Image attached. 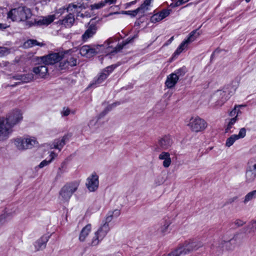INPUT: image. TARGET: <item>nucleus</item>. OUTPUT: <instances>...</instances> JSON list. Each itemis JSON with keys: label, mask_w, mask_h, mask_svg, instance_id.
Instances as JSON below:
<instances>
[{"label": "nucleus", "mask_w": 256, "mask_h": 256, "mask_svg": "<svg viewBox=\"0 0 256 256\" xmlns=\"http://www.w3.org/2000/svg\"><path fill=\"white\" fill-rule=\"evenodd\" d=\"M32 16L30 8L26 6H20L10 10L7 14V18L12 22H24L30 18Z\"/></svg>", "instance_id": "1"}, {"label": "nucleus", "mask_w": 256, "mask_h": 256, "mask_svg": "<svg viewBox=\"0 0 256 256\" xmlns=\"http://www.w3.org/2000/svg\"><path fill=\"white\" fill-rule=\"evenodd\" d=\"M79 186L76 182L67 183L62 187L59 192V198L63 202H68L74 193L76 192Z\"/></svg>", "instance_id": "2"}, {"label": "nucleus", "mask_w": 256, "mask_h": 256, "mask_svg": "<svg viewBox=\"0 0 256 256\" xmlns=\"http://www.w3.org/2000/svg\"><path fill=\"white\" fill-rule=\"evenodd\" d=\"M14 144L19 150H24L37 146L38 142L34 137L26 136L16 138Z\"/></svg>", "instance_id": "3"}, {"label": "nucleus", "mask_w": 256, "mask_h": 256, "mask_svg": "<svg viewBox=\"0 0 256 256\" xmlns=\"http://www.w3.org/2000/svg\"><path fill=\"white\" fill-rule=\"evenodd\" d=\"M188 126L192 132H198L204 131L208 126L207 122L198 116L190 118Z\"/></svg>", "instance_id": "4"}, {"label": "nucleus", "mask_w": 256, "mask_h": 256, "mask_svg": "<svg viewBox=\"0 0 256 256\" xmlns=\"http://www.w3.org/2000/svg\"><path fill=\"white\" fill-rule=\"evenodd\" d=\"M234 241V238H232L228 242H226L224 240H218L214 242V243L212 244L210 248L213 253L218 256H219L222 254L224 246L226 247V249L228 250H230V248H227V247L230 244H233Z\"/></svg>", "instance_id": "5"}, {"label": "nucleus", "mask_w": 256, "mask_h": 256, "mask_svg": "<svg viewBox=\"0 0 256 256\" xmlns=\"http://www.w3.org/2000/svg\"><path fill=\"white\" fill-rule=\"evenodd\" d=\"M200 34L201 33L198 30L192 31L189 34L188 37L187 39L185 40L181 43L174 53L176 54H179L183 51V50L187 48L188 44L194 41L200 35Z\"/></svg>", "instance_id": "6"}, {"label": "nucleus", "mask_w": 256, "mask_h": 256, "mask_svg": "<svg viewBox=\"0 0 256 256\" xmlns=\"http://www.w3.org/2000/svg\"><path fill=\"white\" fill-rule=\"evenodd\" d=\"M12 132V127L4 118H0V141L7 139Z\"/></svg>", "instance_id": "7"}, {"label": "nucleus", "mask_w": 256, "mask_h": 256, "mask_svg": "<svg viewBox=\"0 0 256 256\" xmlns=\"http://www.w3.org/2000/svg\"><path fill=\"white\" fill-rule=\"evenodd\" d=\"M64 57L62 52L52 53L42 58L43 63L46 65L54 64L60 62Z\"/></svg>", "instance_id": "8"}, {"label": "nucleus", "mask_w": 256, "mask_h": 256, "mask_svg": "<svg viewBox=\"0 0 256 256\" xmlns=\"http://www.w3.org/2000/svg\"><path fill=\"white\" fill-rule=\"evenodd\" d=\"M4 119L13 128L14 125L22 120V114L20 110H14L10 112Z\"/></svg>", "instance_id": "9"}, {"label": "nucleus", "mask_w": 256, "mask_h": 256, "mask_svg": "<svg viewBox=\"0 0 256 256\" xmlns=\"http://www.w3.org/2000/svg\"><path fill=\"white\" fill-rule=\"evenodd\" d=\"M99 184L98 176L94 173L88 178L86 182V186L90 192L96 190Z\"/></svg>", "instance_id": "10"}, {"label": "nucleus", "mask_w": 256, "mask_h": 256, "mask_svg": "<svg viewBox=\"0 0 256 256\" xmlns=\"http://www.w3.org/2000/svg\"><path fill=\"white\" fill-rule=\"evenodd\" d=\"M98 30L96 24L94 23L90 22L88 24L87 30L82 35V38L84 42H86L90 38H92L96 33Z\"/></svg>", "instance_id": "11"}, {"label": "nucleus", "mask_w": 256, "mask_h": 256, "mask_svg": "<svg viewBox=\"0 0 256 256\" xmlns=\"http://www.w3.org/2000/svg\"><path fill=\"white\" fill-rule=\"evenodd\" d=\"M32 72L38 78H44L48 74V68L46 64H39L33 68Z\"/></svg>", "instance_id": "12"}, {"label": "nucleus", "mask_w": 256, "mask_h": 256, "mask_svg": "<svg viewBox=\"0 0 256 256\" xmlns=\"http://www.w3.org/2000/svg\"><path fill=\"white\" fill-rule=\"evenodd\" d=\"M158 144L163 150H168L172 144L173 141L172 138L169 136H164L158 140Z\"/></svg>", "instance_id": "13"}, {"label": "nucleus", "mask_w": 256, "mask_h": 256, "mask_svg": "<svg viewBox=\"0 0 256 256\" xmlns=\"http://www.w3.org/2000/svg\"><path fill=\"white\" fill-rule=\"evenodd\" d=\"M116 66L112 65L106 67L104 69L102 72L100 73L98 78H97L96 82V84H99L102 83L107 77L109 76L114 69L116 68Z\"/></svg>", "instance_id": "14"}, {"label": "nucleus", "mask_w": 256, "mask_h": 256, "mask_svg": "<svg viewBox=\"0 0 256 256\" xmlns=\"http://www.w3.org/2000/svg\"><path fill=\"white\" fill-rule=\"evenodd\" d=\"M54 20V15H50L46 17H43L42 19L38 20H34V22H31L30 24V26L33 25L42 26L48 25L52 22Z\"/></svg>", "instance_id": "15"}, {"label": "nucleus", "mask_w": 256, "mask_h": 256, "mask_svg": "<svg viewBox=\"0 0 256 256\" xmlns=\"http://www.w3.org/2000/svg\"><path fill=\"white\" fill-rule=\"evenodd\" d=\"M49 238V236L44 235L38 239L34 244L36 250L39 251L45 248Z\"/></svg>", "instance_id": "16"}, {"label": "nucleus", "mask_w": 256, "mask_h": 256, "mask_svg": "<svg viewBox=\"0 0 256 256\" xmlns=\"http://www.w3.org/2000/svg\"><path fill=\"white\" fill-rule=\"evenodd\" d=\"M96 53L95 49L91 48L89 46L85 45L80 49V54L84 56L90 58Z\"/></svg>", "instance_id": "17"}, {"label": "nucleus", "mask_w": 256, "mask_h": 256, "mask_svg": "<svg viewBox=\"0 0 256 256\" xmlns=\"http://www.w3.org/2000/svg\"><path fill=\"white\" fill-rule=\"evenodd\" d=\"M170 14V12L169 10H164L160 12L153 15L150 18V21L152 22L156 23L168 16Z\"/></svg>", "instance_id": "18"}, {"label": "nucleus", "mask_w": 256, "mask_h": 256, "mask_svg": "<svg viewBox=\"0 0 256 256\" xmlns=\"http://www.w3.org/2000/svg\"><path fill=\"white\" fill-rule=\"evenodd\" d=\"M178 78L173 73L168 75L165 82V86L168 88H174L177 84Z\"/></svg>", "instance_id": "19"}, {"label": "nucleus", "mask_w": 256, "mask_h": 256, "mask_svg": "<svg viewBox=\"0 0 256 256\" xmlns=\"http://www.w3.org/2000/svg\"><path fill=\"white\" fill-rule=\"evenodd\" d=\"M158 159L163 160L162 166L164 168H168L172 164L170 154L168 152H162L158 156Z\"/></svg>", "instance_id": "20"}, {"label": "nucleus", "mask_w": 256, "mask_h": 256, "mask_svg": "<svg viewBox=\"0 0 256 256\" xmlns=\"http://www.w3.org/2000/svg\"><path fill=\"white\" fill-rule=\"evenodd\" d=\"M256 178V170L251 166L248 164L246 172V180L248 183L252 182Z\"/></svg>", "instance_id": "21"}, {"label": "nucleus", "mask_w": 256, "mask_h": 256, "mask_svg": "<svg viewBox=\"0 0 256 256\" xmlns=\"http://www.w3.org/2000/svg\"><path fill=\"white\" fill-rule=\"evenodd\" d=\"M217 95L222 96L220 100L216 102V106H221L226 102L228 98L229 94L227 89L225 88L224 90H218L216 93Z\"/></svg>", "instance_id": "22"}, {"label": "nucleus", "mask_w": 256, "mask_h": 256, "mask_svg": "<svg viewBox=\"0 0 256 256\" xmlns=\"http://www.w3.org/2000/svg\"><path fill=\"white\" fill-rule=\"evenodd\" d=\"M74 22V16L72 14L70 13L62 20H60V24L64 25L65 27H71Z\"/></svg>", "instance_id": "23"}, {"label": "nucleus", "mask_w": 256, "mask_h": 256, "mask_svg": "<svg viewBox=\"0 0 256 256\" xmlns=\"http://www.w3.org/2000/svg\"><path fill=\"white\" fill-rule=\"evenodd\" d=\"M68 135L64 136L60 140H56L54 142V148L58 149L60 151L66 144V142L68 140Z\"/></svg>", "instance_id": "24"}, {"label": "nucleus", "mask_w": 256, "mask_h": 256, "mask_svg": "<svg viewBox=\"0 0 256 256\" xmlns=\"http://www.w3.org/2000/svg\"><path fill=\"white\" fill-rule=\"evenodd\" d=\"M92 226L90 224H88L82 228L79 236V240L80 242H84L86 240V238L90 232Z\"/></svg>", "instance_id": "25"}, {"label": "nucleus", "mask_w": 256, "mask_h": 256, "mask_svg": "<svg viewBox=\"0 0 256 256\" xmlns=\"http://www.w3.org/2000/svg\"><path fill=\"white\" fill-rule=\"evenodd\" d=\"M14 79L20 80L22 82H28L32 81L34 78L32 74H27L24 75H16L13 76Z\"/></svg>", "instance_id": "26"}, {"label": "nucleus", "mask_w": 256, "mask_h": 256, "mask_svg": "<svg viewBox=\"0 0 256 256\" xmlns=\"http://www.w3.org/2000/svg\"><path fill=\"white\" fill-rule=\"evenodd\" d=\"M109 230V225L104 223L96 232L100 236V238H104Z\"/></svg>", "instance_id": "27"}, {"label": "nucleus", "mask_w": 256, "mask_h": 256, "mask_svg": "<svg viewBox=\"0 0 256 256\" xmlns=\"http://www.w3.org/2000/svg\"><path fill=\"white\" fill-rule=\"evenodd\" d=\"M152 0H145L143 4L137 8L138 13L144 14L150 9V4Z\"/></svg>", "instance_id": "28"}, {"label": "nucleus", "mask_w": 256, "mask_h": 256, "mask_svg": "<svg viewBox=\"0 0 256 256\" xmlns=\"http://www.w3.org/2000/svg\"><path fill=\"white\" fill-rule=\"evenodd\" d=\"M246 233H254L256 232V218L252 220L245 228Z\"/></svg>", "instance_id": "29"}, {"label": "nucleus", "mask_w": 256, "mask_h": 256, "mask_svg": "<svg viewBox=\"0 0 256 256\" xmlns=\"http://www.w3.org/2000/svg\"><path fill=\"white\" fill-rule=\"evenodd\" d=\"M120 214V211L118 210H115L113 212H108V216L106 218V222L108 224L114 218H117Z\"/></svg>", "instance_id": "30"}, {"label": "nucleus", "mask_w": 256, "mask_h": 256, "mask_svg": "<svg viewBox=\"0 0 256 256\" xmlns=\"http://www.w3.org/2000/svg\"><path fill=\"white\" fill-rule=\"evenodd\" d=\"M240 138V132L238 134H233L228 138L226 142V146L227 147H230L232 146L236 140Z\"/></svg>", "instance_id": "31"}, {"label": "nucleus", "mask_w": 256, "mask_h": 256, "mask_svg": "<svg viewBox=\"0 0 256 256\" xmlns=\"http://www.w3.org/2000/svg\"><path fill=\"white\" fill-rule=\"evenodd\" d=\"M136 36H134L132 38H128L124 41H123L122 44L118 45L116 47L114 48V49L112 51V52H117L121 50L126 45L129 44L130 42L133 41L134 39Z\"/></svg>", "instance_id": "32"}, {"label": "nucleus", "mask_w": 256, "mask_h": 256, "mask_svg": "<svg viewBox=\"0 0 256 256\" xmlns=\"http://www.w3.org/2000/svg\"><path fill=\"white\" fill-rule=\"evenodd\" d=\"M44 45V44L38 42L36 40H28L24 44V46L25 48H30L34 46H42Z\"/></svg>", "instance_id": "33"}, {"label": "nucleus", "mask_w": 256, "mask_h": 256, "mask_svg": "<svg viewBox=\"0 0 256 256\" xmlns=\"http://www.w3.org/2000/svg\"><path fill=\"white\" fill-rule=\"evenodd\" d=\"M171 222L169 220L165 221L163 225L161 226L160 229V231L162 235H165L166 234L169 232L168 228Z\"/></svg>", "instance_id": "34"}, {"label": "nucleus", "mask_w": 256, "mask_h": 256, "mask_svg": "<svg viewBox=\"0 0 256 256\" xmlns=\"http://www.w3.org/2000/svg\"><path fill=\"white\" fill-rule=\"evenodd\" d=\"M78 7V6L76 4H70L68 5V8H66V12H72L73 9H76V8H77ZM66 10V8H60L58 10V14L60 13V14H62L64 13Z\"/></svg>", "instance_id": "35"}, {"label": "nucleus", "mask_w": 256, "mask_h": 256, "mask_svg": "<svg viewBox=\"0 0 256 256\" xmlns=\"http://www.w3.org/2000/svg\"><path fill=\"white\" fill-rule=\"evenodd\" d=\"M256 198V190L248 192L244 197V202L246 204L249 201Z\"/></svg>", "instance_id": "36"}, {"label": "nucleus", "mask_w": 256, "mask_h": 256, "mask_svg": "<svg viewBox=\"0 0 256 256\" xmlns=\"http://www.w3.org/2000/svg\"><path fill=\"white\" fill-rule=\"evenodd\" d=\"M181 247L182 248L184 254H186L187 253L192 251L190 240L186 242L182 246H181Z\"/></svg>", "instance_id": "37"}, {"label": "nucleus", "mask_w": 256, "mask_h": 256, "mask_svg": "<svg viewBox=\"0 0 256 256\" xmlns=\"http://www.w3.org/2000/svg\"><path fill=\"white\" fill-rule=\"evenodd\" d=\"M10 218V214H4L0 215V228L5 224Z\"/></svg>", "instance_id": "38"}, {"label": "nucleus", "mask_w": 256, "mask_h": 256, "mask_svg": "<svg viewBox=\"0 0 256 256\" xmlns=\"http://www.w3.org/2000/svg\"><path fill=\"white\" fill-rule=\"evenodd\" d=\"M238 120V118H232L228 122L227 126L225 129V132H228L230 130V128H232L233 125Z\"/></svg>", "instance_id": "39"}, {"label": "nucleus", "mask_w": 256, "mask_h": 256, "mask_svg": "<svg viewBox=\"0 0 256 256\" xmlns=\"http://www.w3.org/2000/svg\"><path fill=\"white\" fill-rule=\"evenodd\" d=\"M240 110V105L235 106L234 108L230 112V116L232 118H238V116Z\"/></svg>", "instance_id": "40"}, {"label": "nucleus", "mask_w": 256, "mask_h": 256, "mask_svg": "<svg viewBox=\"0 0 256 256\" xmlns=\"http://www.w3.org/2000/svg\"><path fill=\"white\" fill-rule=\"evenodd\" d=\"M120 104V102H114L111 104L108 105L106 108L102 112L100 115L103 116L106 114L108 112Z\"/></svg>", "instance_id": "41"}, {"label": "nucleus", "mask_w": 256, "mask_h": 256, "mask_svg": "<svg viewBox=\"0 0 256 256\" xmlns=\"http://www.w3.org/2000/svg\"><path fill=\"white\" fill-rule=\"evenodd\" d=\"M184 254L182 248L180 246L176 250L170 252L168 256H180V254Z\"/></svg>", "instance_id": "42"}, {"label": "nucleus", "mask_w": 256, "mask_h": 256, "mask_svg": "<svg viewBox=\"0 0 256 256\" xmlns=\"http://www.w3.org/2000/svg\"><path fill=\"white\" fill-rule=\"evenodd\" d=\"M103 238H100V236L97 234L96 232H95L94 236L93 237L91 244L92 246H97L99 242L102 240Z\"/></svg>", "instance_id": "43"}, {"label": "nucleus", "mask_w": 256, "mask_h": 256, "mask_svg": "<svg viewBox=\"0 0 256 256\" xmlns=\"http://www.w3.org/2000/svg\"><path fill=\"white\" fill-rule=\"evenodd\" d=\"M190 242L192 244V251L197 250L198 248H201L202 246V244L200 242L194 240H190Z\"/></svg>", "instance_id": "44"}, {"label": "nucleus", "mask_w": 256, "mask_h": 256, "mask_svg": "<svg viewBox=\"0 0 256 256\" xmlns=\"http://www.w3.org/2000/svg\"><path fill=\"white\" fill-rule=\"evenodd\" d=\"M186 72V68L185 67L181 68L177 70H176L174 72V74H175L176 76L179 78L180 76H182L184 75V74Z\"/></svg>", "instance_id": "45"}, {"label": "nucleus", "mask_w": 256, "mask_h": 256, "mask_svg": "<svg viewBox=\"0 0 256 256\" xmlns=\"http://www.w3.org/2000/svg\"><path fill=\"white\" fill-rule=\"evenodd\" d=\"M10 50L6 47L0 46V57L6 56L10 54Z\"/></svg>", "instance_id": "46"}, {"label": "nucleus", "mask_w": 256, "mask_h": 256, "mask_svg": "<svg viewBox=\"0 0 256 256\" xmlns=\"http://www.w3.org/2000/svg\"><path fill=\"white\" fill-rule=\"evenodd\" d=\"M68 62V66L72 67L76 66L77 64V60L76 58L70 56L69 58H68L67 60Z\"/></svg>", "instance_id": "47"}, {"label": "nucleus", "mask_w": 256, "mask_h": 256, "mask_svg": "<svg viewBox=\"0 0 256 256\" xmlns=\"http://www.w3.org/2000/svg\"><path fill=\"white\" fill-rule=\"evenodd\" d=\"M104 2H101L97 4L90 5V7L92 10L99 9L104 6Z\"/></svg>", "instance_id": "48"}, {"label": "nucleus", "mask_w": 256, "mask_h": 256, "mask_svg": "<svg viewBox=\"0 0 256 256\" xmlns=\"http://www.w3.org/2000/svg\"><path fill=\"white\" fill-rule=\"evenodd\" d=\"M248 164L251 166L256 170V156L253 158H250L248 162Z\"/></svg>", "instance_id": "49"}, {"label": "nucleus", "mask_w": 256, "mask_h": 256, "mask_svg": "<svg viewBox=\"0 0 256 256\" xmlns=\"http://www.w3.org/2000/svg\"><path fill=\"white\" fill-rule=\"evenodd\" d=\"M68 64L67 60H64L60 63V68L61 70L66 69L68 68Z\"/></svg>", "instance_id": "50"}, {"label": "nucleus", "mask_w": 256, "mask_h": 256, "mask_svg": "<svg viewBox=\"0 0 256 256\" xmlns=\"http://www.w3.org/2000/svg\"><path fill=\"white\" fill-rule=\"evenodd\" d=\"M138 13V12L137 11V8L134 10L125 11L123 12V14H129L132 16H135Z\"/></svg>", "instance_id": "51"}, {"label": "nucleus", "mask_w": 256, "mask_h": 256, "mask_svg": "<svg viewBox=\"0 0 256 256\" xmlns=\"http://www.w3.org/2000/svg\"><path fill=\"white\" fill-rule=\"evenodd\" d=\"M51 162V160H44L43 161H42L40 164L38 165V167L40 168H44V166L48 165L49 164H50Z\"/></svg>", "instance_id": "52"}, {"label": "nucleus", "mask_w": 256, "mask_h": 256, "mask_svg": "<svg viewBox=\"0 0 256 256\" xmlns=\"http://www.w3.org/2000/svg\"><path fill=\"white\" fill-rule=\"evenodd\" d=\"M70 114V110L68 108H64L62 114L63 116H68Z\"/></svg>", "instance_id": "53"}, {"label": "nucleus", "mask_w": 256, "mask_h": 256, "mask_svg": "<svg viewBox=\"0 0 256 256\" xmlns=\"http://www.w3.org/2000/svg\"><path fill=\"white\" fill-rule=\"evenodd\" d=\"M189 0H177L176 4L175 6H180L186 2H188Z\"/></svg>", "instance_id": "54"}, {"label": "nucleus", "mask_w": 256, "mask_h": 256, "mask_svg": "<svg viewBox=\"0 0 256 256\" xmlns=\"http://www.w3.org/2000/svg\"><path fill=\"white\" fill-rule=\"evenodd\" d=\"M116 0H104V5L106 4H111L116 3Z\"/></svg>", "instance_id": "55"}, {"label": "nucleus", "mask_w": 256, "mask_h": 256, "mask_svg": "<svg viewBox=\"0 0 256 256\" xmlns=\"http://www.w3.org/2000/svg\"><path fill=\"white\" fill-rule=\"evenodd\" d=\"M246 135V130L244 128H241V138H244Z\"/></svg>", "instance_id": "56"}, {"label": "nucleus", "mask_w": 256, "mask_h": 256, "mask_svg": "<svg viewBox=\"0 0 256 256\" xmlns=\"http://www.w3.org/2000/svg\"><path fill=\"white\" fill-rule=\"evenodd\" d=\"M9 25L6 24H0V29L4 30L9 27Z\"/></svg>", "instance_id": "57"}, {"label": "nucleus", "mask_w": 256, "mask_h": 256, "mask_svg": "<svg viewBox=\"0 0 256 256\" xmlns=\"http://www.w3.org/2000/svg\"><path fill=\"white\" fill-rule=\"evenodd\" d=\"M96 120H91L89 123V126L90 128H92V126H94L96 124Z\"/></svg>", "instance_id": "58"}, {"label": "nucleus", "mask_w": 256, "mask_h": 256, "mask_svg": "<svg viewBox=\"0 0 256 256\" xmlns=\"http://www.w3.org/2000/svg\"><path fill=\"white\" fill-rule=\"evenodd\" d=\"M50 156L51 157V158L50 160H51V162L52 160L56 156V154L53 152H50Z\"/></svg>", "instance_id": "59"}, {"label": "nucleus", "mask_w": 256, "mask_h": 256, "mask_svg": "<svg viewBox=\"0 0 256 256\" xmlns=\"http://www.w3.org/2000/svg\"><path fill=\"white\" fill-rule=\"evenodd\" d=\"M135 2H136L135 1H133V2H131L128 3V5H131L132 4H134Z\"/></svg>", "instance_id": "60"}, {"label": "nucleus", "mask_w": 256, "mask_h": 256, "mask_svg": "<svg viewBox=\"0 0 256 256\" xmlns=\"http://www.w3.org/2000/svg\"><path fill=\"white\" fill-rule=\"evenodd\" d=\"M174 40V36H172L170 38V39L169 40V42H171L172 40Z\"/></svg>", "instance_id": "61"}, {"label": "nucleus", "mask_w": 256, "mask_h": 256, "mask_svg": "<svg viewBox=\"0 0 256 256\" xmlns=\"http://www.w3.org/2000/svg\"><path fill=\"white\" fill-rule=\"evenodd\" d=\"M250 0H246V2H250Z\"/></svg>", "instance_id": "62"}]
</instances>
